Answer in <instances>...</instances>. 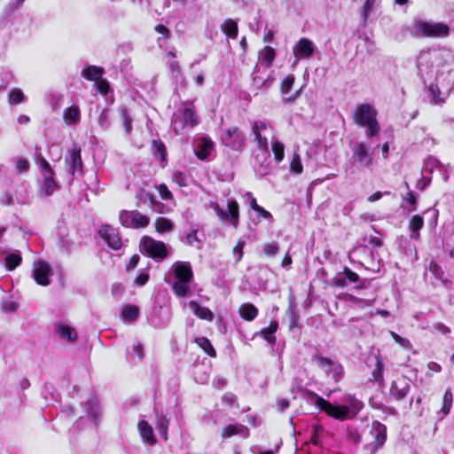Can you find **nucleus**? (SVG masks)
<instances>
[{
	"label": "nucleus",
	"mask_w": 454,
	"mask_h": 454,
	"mask_svg": "<svg viewBox=\"0 0 454 454\" xmlns=\"http://www.w3.org/2000/svg\"><path fill=\"white\" fill-rule=\"evenodd\" d=\"M190 282H182L181 280H176L173 286L172 290L173 293L180 298L186 297L188 294L190 293Z\"/></svg>",
	"instance_id": "obj_34"
},
{
	"label": "nucleus",
	"mask_w": 454,
	"mask_h": 454,
	"mask_svg": "<svg viewBox=\"0 0 454 454\" xmlns=\"http://www.w3.org/2000/svg\"><path fill=\"white\" fill-rule=\"evenodd\" d=\"M58 332L61 337L67 339L68 341L74 342L77 340L76 331L69 325H60L58 327Z\"/></svg>",
	"instance_id": "obj_35"
},
{
	"label": "nucleus",
	"mask_w": 454,
	"mask_h": 454,
	"mask_svg": "<svg viewBox=\"0 0 454 454\" xmlns=\"http://www.w3.org/2000/svg\"><path fill=\"white\" fill-rule=\"evenodd\" d=\"M239 314L244 320L253 321L258 316V309L252 303H245L239 308Z\"/></svg>",
	"instance_id": "obj_29"
},
{
	"label": "nucleus",
	"mask_w": 454,
	"mask_h": 454,
	"mask_svg": "<svg viewBox=\"0 0 454 454\" xmlns=\"http://www.w3.org/2000/svg\"><path fill=\"white\" fill-rule=\"evenodd\" d=\"M452 403H453V395H452L450 388H448L445 391V393L443 395V398H442V407L441 411L443 413V415H447L450 413L451 406H452Z\"/></svg>",
	"instance_id": "obj_38"
},
{
	"label": "nucleus",
	"mask_w": 454,
	"mask_h": 454,
	"mask_svg": "<svg viewBox=\"0 0 454 454\" xmlns=\"http://www.w3.org/2000/svg\"><path fill=\"white\" fill-rule=\"evenodd\" d=\"M120 114L122 119L123 126L127 134H129L132 131V122L133 120L129 114V110L126 107H122L120 110Z\"/></svg>",
	"instance_id": "obj_40"
},
{
	"label": "nucleus",
	"mask_w": 454,
	"mask_h": 454,
	"mask_svg": "<svg viewBox=\"0 0 454 454\" xmlns=\"http://www.w3.org/2000/svg\"><path fill=\"white\" fill-rule=\"evenodd\" d=\"M29 162L26 159H20L16 162V168L20 174L27 171L29 169Z\"/></svg>",
	"instance_id": "obj_57"
},
{
	"label": "nucleus",
	"mask_w": 454,
	"mask_h": 454,
	"mask_svg": "<svg viewBox=\"0 0 454 454\" xmlns=\"http://www.w3.org/2000/svg\"><path fill=\"white\" fill-rule=\"evenodd\" d=\"M140 314V309L138 306L134 304H129L122 308L121 312V317L122 320L127 322H134L137 319Z\"/></svg>",
	"instance_id": "obj_24"
},
{
	"label": "nucleus",
	"mask_w": 454,
	"mask_h": 454,
	"mask_svg": "<svg viewBox=\"0 0 454 454\" xmlns=\"http://www.w3.org/2000/svg\"><path fill=\"white\" fill-rule=\"evenodd\" d=\"M390 335H391L392 339L402 348H403L405 349L411 348L412 344L408 339L400 336L399 334H397L396 333H395L393 331L390 332Z\"/></svg>",
	"instance_id": "obj_45"
},
{
	"label": "nucleus",
	"mask_w": 454,
	"mask_h": 454,
	"mask_svg": "<svg viewBox=\"0 0 454 454\" xmlns=\"http://www.w3.org/2000/svg\"><path fill=\"white\" fill-rule=\"evenodd\" d=\"M169 420L164 415H158L156 421V428L163 440L167 441Z\"/></svg>",
	"instance_id": "obj_33"
},
{
	"label": "nucleus",
	"mask_w": 454,
	"mask_h": 454,
	"mask_svg": "<svg viewBox=\"0 0 454 454\" xmlns=\"http://www.w3.org/2000/svg\"><path fill=\"white\" fill-rule=\"evenodd\" d=\"M411 390L410 380L402 375L393 380L389 388V395L395 401L403 400Z\"/></svg>",
	"instance_id": "obj_9"
},
{
	"label": "nucleus",
	"mask_w": 454,
	"mask_h": 454,
	"mask_svg": "<svg viewBox=\"0 0 454 454\" xmlns=\"http://www.w3.org/2000/svg\"><path fill=\"white\" fill-rule=\"evenodd\" d=\"M377 109L369 103L358 105L352 114L353 122L364 129L367 137H378L380 132V124L377 119Z\"/></svg>",
	"instance_id": "obj_1"
},
{
	"label": "nucleus",
	"mask_w": 454,
	"mask_h": 454,
	"mask_svg": "<svg viewBox=\"0 0 454 454\" xmlns=\"http://www.w3.org/2000/svg\"><path fill=\"white\" fill-rule=\"evenodd\" d=\"M221 29L229 38L236 39L238 37V23L236 20L232 19L225 20L223 23L221 25Z\"/></svg>",
	"instance_id": "obj_28"
},
{
	"label": "nucleus",
	"mask_w": 454,
	"mask_h": 454,
	"mask_svg": "<svg viewBox=\"0 0 454 454\" xmlns=\"http://www.w3.org/2000/svg\"><path fill=\"white\" fill-rule=\"evenodd\" d=\"M169 70L171 74L175 78H178L179 76H183L182 67L177 60H173L169 64Z\"/></svg>",
	"instance_id": "obj_52"
},
{
	"label": "nucleus",
	"mask_w": 454,
	"mask_h": 454,
	"mask_svg": "<svg viewBox=\"0 0 454 454\" xmlns=\"http://www.w3.org/2000/svg\"><path fill=\"white\" fill-rule=\"evenodd\" d=\"M24 100L25 96L22 90L19 88H15L8 93V102L10 105H19Z\"/></svg>",
	"instance_id": "obj_37"
},
{
	"label": "nucleus",
	"mask_w": 454,
	"mask_h": 454,
	"mask_svg": "<svg viewBox=\"0 0 454 454\" xmlns=\"http://www.w3.org/2000/svg\"><path fill=\"white\" fill-rule=\"evenodd\" d=\"M137 427L144 442H145L149 445H154L157 442V440L153 433V429L147 421H139L137 424Z\"/></svg>",
	"instance_id": "obj_17"
},
{
	"label": "nucleus",
	"mask_w": 454,
	"mask_h": 454,
	"mask_svg": "<svg viewBox=\"0 0 454 454\" xmlns=\"http://www.w3.org/2000/svg\"><path fill=\"white\" fill-rule=\"evenodd\" d=\"M4 261L6 270L12 271L21 264L22 257L20 253H11L6 255Z\"/></svg>",
	"instance_id": "obj_32"
},
{
	"label": "nucleus",
	"mask_w": 454,
	"mask_h": 454,
	"mask_svg": "<svg viewBox=\"0 0 454 454\" xmlns=\"http://www.w3.org/2000/svg\"><path fill=\"white\" fill-rule=\"evenodd\" d=\"M139 260H140V257L138 254H133L130 258H129V263L126 265V270L128 271H129L130 270H133L135 269L138 262H139Z\"/></svg>",
	"instance_id": "obj_63"
},
{
	"label": "nucleus",
	"mask_w": 454,
	"mask_h": 454,
	"mask_svg": "<svg viewBox=\"0 0 454 454\" xmlns=\"http://www.w3.org/2000/svg\"><path fill=\"white\" fill-rule=\"evenodd\" d=\"M228 210L224 211L218 205L215 207L216 215L222 219L229 221L236 229L239 220V206L235 200H230L227 203Z\"/></svg>",
	"instance_id": "obj_10"
},
{
	"label": "nucleus",
	"mask_w": 454,
	"mask_h": 454,
	"mask_svg": "<svg viewBox=\"0 0 454 454\" xmlns=\"http://www.w3.org/2000/svg\"><path fill=\"white\" fill-rule=\"evenodd\" d=\"M155 31L161 34L165 39H169L170 30L163 24H159L154 27Z\"/></svg>",
	"instance_id": "obj_61"
},
{
	"label": "nucleus",
	"mask_w": 454,
	"mask_h": 454,
	"mask_svg": "<svg viewBox=\"0 0 454 454\" xmlns=\"http://www.w3.org/2000/svg\"><path fill=\"white\" fill-rule=\"evenodd\" d=\"M222 142L234 150H241L245 145V136L239 127L233 126L227 129L221 135Z\"/></svg>",
	"instance_id": "obj_7"
},
{
	"label": "nucleus",
	"mask_w": 454,
	"mask_h": 454,
	"mask_svg": "<svg viewBox=\"0 0 454 454\" xmlns=\"http://www.w3.org/2000/svg\"><path fill=\"white\" fill-rule=\"evenodd\" d=\"M315 361H317V364L321 367L331 368L333 366V361L328 357L316 356Z\"/></svg>",
	"instance_id": "obj_59"
},
{
	"label": "nucleus",
	"mask_w": 454,
	"mask_h": 454,
	"mask_svg": "<svg viewBox=\"0 0 454 454\" xmlns=\"http://www.w3.org/2000/svg\"><path fill=\"white\" fill-rule=\"evenodd\" d=\"M63 119L68 125H74L81 120V110L77 106L67 107L63 113Z\"/></svg>",
	"instance_id": "obj_21"
},
{
	"label": "nucleus",
	"mask_w": 454,
	"mask_h": 454,
	"mask_svg": "<svg viewBox=\"0 0 454 454\" xmlns=\"http://www.w3.org/2000/svg\"><path fill=\"white\" fill-rule=\"evenodd\" d=\"M415 28L424 37H446L450 33L449 25L442 22L419 20L415 24Z\"/></svg>",
	"instance_id": "obj_3"
},
{
	"label": "nucleus",
	"mask_w": 454,
	"mask_h": 454,
	"mask_svg": "<svg viewBox=\"0 0 454 454\" xmlns=\"http://www.w3.org/2000/svg\"><path fill=\"white\" fill-rule=\"evenodd\" d=\"M294 74H288L286 75L283 81L281 82V84H280V92L282 94H287L288 92H290V90H292L293 88V85L294 83Z\"/></svg>",
	"instance_id": "obj_44"
},
{
	"label": "nucleus",
	"mask_w": 454,
	"mask_h": 454,
	"mask_svg": "<svg viewBox=\"0 0 454 454\" xmlns=\"http://www.w3.org/2000/svg\"><path fill=\"white\" fill-rule=\"evenodd\" d=\"M105 69L98 66L90 65L82 70V76L88 81L96 82L102 78Z\"/></svg>",
	"instance_id": "obj_18"
},
{
	"label": "nucleus",
	"mask_w": 454,
	"mask_h": 454,
	"mask_svg": "<svg viewBox=\"0 0 454 454\" xmlns=\"http://www.w3.org/2000/svg\"><path fill=\"white\" fill-rule=\"evenodd\" d=\"M253 133L254 135V139L257 142V145L260 148L266 149L268 146V140L266 137L262 136V134L258 131V123L254 122L252 127Z\"/></svg>",
	"instance_id": "obj_43"
},
{
	"label": "nucleus",
	"mask_w": 454,
	"mask_h": 454,
	"mask_svg": "<svg viewBox=\"0 0 454 454\" xmlns=\"http://www.w3.org/2000/svg\"><path fill=\"white\" fill-rule=\"evenodd\" d=\"M343 274L346 276L347 280L351 283H357L360 281V277L357 273L352 271L348 267H344Z\"/></svg>",
	"instance_id": "obj_53"
},
{
	"label": "nucleus",
	"mask_w": 454,
	"mask_h": 454,
	"mask_svg": "<svg viewBox=\"0 0 454 454\" xmlns=\"http://www.w3.org/2000/svg\"><path fill=\"white\" fill-rule=\"evenodd\" d=\"M405 201H407L411 206H412V208L411 211H415L417 208V195L414 192L410 191L406 196L403 198Z\"/></svg>",
	"instance_id": "obj_56"
},
{
	"label": "nucleus",
	"mask_w": 454,
	"mask_h": 454,
	"mask_svg": "<svg viewBox=\"0 0 454 454\" xmlns=\"http://www.w3.org/2000/svg\"><path fill=\"white\" fill-rule=\"evenodd\" d=\"M424 226V218L420 215H414L409 221V230L411 231V238L417 239L419 237V231Z\"/></svg>",
	"instance_id": "obj_25"
},
{
	"label": "nucleus",
	"mask_w": 454,
	"mask_h": 454,
	"mask_svg": "<svg viewBox=\"0 0 454 454\" xmlns=\"http://www.w3.org/2000/svg\"><path fill=\"white\" fill-rule=\"evenodd\" d=\"M278 329V323L277 320H271L268 327L262 328L259 334L268 343L274 344L276 342L275 333Z\"/></svg>",
	"instance_id": "obj_20"
},
{
	"label": "nucleus",
	"mask_w": 454,
	"mask_h": 454,
	"mask_svg": "<svg viewBox=\"0 0 454 454\" xmlns=\"http://www.w3.org/2000/svg\"><path fill=\"white\" fill-rule=\"evenodd\" d=\"M173 273L176 280L191 282L193 279V271L189 262H176L173 264Z\"/></svg>",
	"instance_id": "obj_12"
},
{
	"label": "nucleus",
	"mask_w": 454,
	"mask_h": 454,
	"mask_svg": "<svg viewBox=\"0 0 454 454\" xmlns=\"http://www.w3.org/2000/svg\"><path fill=\"white\" fill-rule=\"evenodd\" d=\"M250 207L253 210L257 212L263 218H269L271 216V214L269 211L265 210L262 207L258 205L257 200L254 197H252L250 200Z\"/></svg>",
	"instance_id": "obj_48"
},
{
	"label": "nucleus",
	"mask_w": 454,
	"mask_h": 454,
	"mask_svg": "<svg viewBox=\"0 0 454 454\" xmlns=\"http://www.w3.org/2000/svg\"><path fill=\"white\" fill-rule=\"evenodd\" d=\"M184 124L182 128L185 126L193 128L199 124V117L194 111L193 107H186L182 112Z\"/></svg>",
	"instance_id": "obj_26"
},
{
	"label": "nucleus",
	"mask_w": 454,
	"mask_h": 454,
	"mask_svg": "<svg viewBox=\"0 0 454 454\" xmlns=\"http://www.w3.org/2000/svg\"><path fill=\"white\" fill-rule=\"evenodd\" d=\"M154 225L155 231L160 234L171 231L174 229L172 221L162 216L156 218Z\"/></svg>",
	"instance_id": "obj_30"
},
{
	"label": "nucleus",
	"mask_w": 454,
	"mask_h": 454,
	"mask_svg": "<svg viewBox=\"0 0 454 454\" xmlns=\"http://www.w3.org/2000/svg\"><path fill=\"white\" fill-rule=\"evenodd\" d=\"M172 181L176 183L179 187H185L188 185V180L184 173L176 171L172 176Z\"/></svg>",
	"instance_id": "obj_50"
},
{
	"label": "nucleus",
	"mask_w": 454,
	"mask_h": 454,
	"mask_svg": "<svg viewBox=\"0 0 454 454\" xmlns=\"http://www.w3.org/2000/svg\"><path fill=\"white\" fill-rule=\"evenodd\" d=\"M120 223L128 229H142L150 223V218L137 210H121L119 214Z\"/></svg>",
	"instance_id": "obj_4"
},
{
	"label": "nucleus",
	"mask_w": 454,
	"mask_h": 454,
	"mask_svg": "<svg viewBox=\"0 0 454 454\" xmlns=\"http://www.w3.org/2000/svg\"><path fill=\"white\" fill-rule=\"evenodd\" d=\"M428 270L437 279H442L444 276V271L442 267L434 261H431L428 265Z\"/></svg>",
	"instance_id": "obj_46"
},
{
	"label": "nucleus",
	"mask_w": 454,
	"mask_h": 454,
	"mask_svg": "<svg viewBox=\"0 0 454 454\" xmlns=\"http://www.w3.org/2000/svg\"><path fill=\"white\" fill-rule=\"evenodd\" d=\"M432 328L437 332V333H440L442 334H444V335H447V334H450L451 333V330L449 326H447L446 325H444L443 323L442 322H436L433 325Z\"/></svg>",
	"instance_id": "obj_55"
},
{
	"label": "nucleus",
	"mask_w": 454,
	"mask_h": 454,
	"mask_svg": "<svg viewBox=\"0 0 454 454\" xmlns=\"http://www.w3.org/2000/svg\"><path fill=\"white\" fill-rule=\"evenodd\" d=\"M51 268L44 261H39L37 267L34 270L35 281L43 286L50 285L49 275L51 274Z\"/></svg>",
	"instance_id": "obj_15"
},
{
	"label": "nucleus",
	"mask_w": 454,
	"mask_h": 454,
	"mask_svg": "<svg viewBox=\"0 0 454 454\" xmlns=\"http://www.w3.org/2000/svg\"><path fill=\"white\" fill-rule=\"evenodd\" d=\"M156 189L159 192V195L160 196V198L162 200H174V196H173L172 192H170V190L168 189V187L167 186V184H160L156 187Z\"/></svg>",
	"instance_id": "obj_47"
},
{
	"label": "nucleus",
	"mask_w": 454,
	"mask_h": 454,
	"mask_svg": "<svg viewBox=\"0 0 454 454\" xmlns=\"http://www.w3.org/2000/svg\"><path fill=\"white\" fill-rule=\"evenodd\" d=\"M99 237L106 243L108 247L118 251L122 247V241L119 231L110 224H101L98 228Z\"/></svg>",
	"instance_id": "obj_6"
},
{
	"label": "nucleus",
	"mask_w": 454,
	"mask_h": 454,
	"mask_svg": "<svg viewBox=\"0 0 454 454\" xmlns=\"http://www.w3.org/2000/svg\"><path fill=\"white\" fill-rule=\"evenodd\" d=\"M66 161L69 164V169L72 176L76 173L83 174V162L82 160V149L76 144H74L72 148L68 150Z\"/></svg>",
	"instance_id": "obj_11"
},
{
	"label": "nucleus",
	"mask_w": 454,
	"mask_h": 454,
	"mask_svg": "<svg viewBox=\"0 0 454 454\" xmlns=\"http://www.w3.org/2000/svg\"><path fill=\"white\" fill-rule=\"evenodd\" d=\"M263 252L268 256H274L278 252V246L276 243H267L263 246Z\"/></svg>",
	"instance_id": "obj_54"
},
{
	"label": "nucleus",
	"mask_w": 454,
	"mask_h": 454,
	"mask_svg": "<svg viewBox=\"0 0 454 454\" xmlns=\"http://www.w3.org/2000/svg\"><path fill=\"white\" fill-rule=\"evenodd\" d=\"M244 247H245V242L239 240L237 243V245L234 247V248H233V253L234 254H238V258L236 260L237 262L241 261V259L243 257V248H244Z\"/></svg>",
	"instance_id": "obj_60"
},
{
	"label": "nucleus",
	"mask_w": 454,
	"mask_h": 454,
	"mask_svg": "<svg viewBox=\"0 0 454 454\" xmlns=\"http://www.w3.org/2000/svg\"><path fill=\"white\" fill-rule=\"evenodd\" d=\"M374 4L375 0H365L363 6V16L364 20H366L369 12L372 10Z\"/></svg>",
	"instance_id": "obj_58"
},
{
	"label": "nucleus",
	"mask_w": 454,
	"mask_h": 454,
	"mask_svg": "<svg viewBox=\"0 0 454 454\" xmlns=\"http://www.w3.org/2000/svg\"><path fill=\"white\" fill-rule=\"evenodd\" d=\"M333 286L337 287H345L347 286V278L346 276L337 275L333 278Z\"/></svg>",
	"instance_id": "obj_62"
},
{
	"label": "nucleus",
	"mask_w": 454,
	"mask_h": 454,
	"mask_svg": "<svg viewBox=\"0 0 454 454\" xmlns=\"http://www.w3.org/2000/svg\"><path fill=\"white\" fill-rule=\"evenodd\" d=\"M315 397V404L321 411L325 412L329 417L340 421L349 419L350 409L347 405H333L317 394H313Z\"/></svg>",
	"instance_id": "obj_2"
},
{
	"label": "nucleus",
	"mask_w": 454,
	"mask_h": 454,
	"mask_svg": "<svg viewBox=\"0 0 454 454\" xmlns=\"http://www.w3.org/2000/svg\"><path fill=\"white\" fill-rule=\"evenodd\" d=\"M96 89L101 95H107L110 91V83L106 79H99L95 82Z\"/></svg>",
	"instance_id": "obj_49"
},
{
	"label": "nucleus",
	"mask_w": 454,
	"mask_h": 454,
	"mask_svg": "<svg viewBox=\"0 0 454 454\" xmlns=\"http://www.w3.org/2000/svg\"><path fill=\"white\" fill-rule=\"evenodd\" d=\"M370 434L373 441L368 445V448L372 453H375L387 441V427L380 421H373Z\"/></svg>",
	"instance_id": "obj_8"
},
{
	"label": "nucleus",
	"mask_w": 454,
	"mask_h": 454,
	"mask_svg": "<svg viewBox=\"0 0 454 454\" xmlns=\"http://www.w3.org/2000/svg\"><path fill=\"white\" fill-rule=\"evenodd\" d=\"M259 58L262 64L266 67H271L273 61L276 58V51L271 46H265L259 52Z\"/></svg>",
	"instance_id": "obj_23"
},
{
	"label": "nucleus",
	"mask_w": 454,
	"mask_h": 454,
	"mask_svg": "<svg viewBox=\"0 0 454 454\" xmlns=\"http://www.w3.org/2000/svg\"><path fill=\"white\" fill-rule=\"evenodd\" d=\"M149 280V275L147 273H140L135 278V284L137 286H145Z\"/></svg>",
	"instance_id": "obj_64"
},
{
	"label": "nucleus",
	"mask_w": 454,
	"mask_h": 454,
	"mask_svg": "<svg viewBox=\"0 0 454 454\" xmlns=\"http://www.w3.org/2000/svg\"><path fill=\"white\" fill-rule=\"evenodd\" d=\"M315 52V45L306 37L301 38L294 47V56L301 59H309Z\"/></svg>",
	"instance_id": "obj_14"
},
{
	"label": "nucleus",
	"mask_w": 454,
	"mask_h": 454,
	"mask_svg": "<svg viewBox=\"0 0 454 454\" xmlns=\"http://www.w3.org/2000/svg\"><path fill=\"white\" fill-rule=\"evenodd\" d=\"M213 148V141L209 137H204L200 140V143L194 153L199 160H204L211 154Z\"/></svg>",
	"instance_id": "obj_16"
},
{
	"label": "nucleus",
	"mask_w": 454,
	"mask_h": 454,
	"mask_svg": "<svg viewBox=\"0 0 454 454\" xmlns=\"http://www.w3.org/2000/svg\"><path fill=\"white\" fill-rule=\"evenodd\" d=\"M140 245L145 254L153 260H163L168 255L166 244L163 241L155 240L150 236H144Z\"/></svg>",
	"instance_id": "obj_5"
},
{
	"label": "nucleus",
	"mask_w": 454,
	"mask_h": 454,
	"mask_svg": "<svg viewBox=\"0 0 454 454\" xmlns=\"http://www.w3.org/2000/svg\"><path fill=\"white\" fill-rule=\"evenodd\" d=\"M272 152L274 153V158L277 162H280L283 160L285 157V146L283 143L280 141H275L272 144Z\"/></svg>",
	"instance_id": "obj_41"
},
{
	"label": "nucleus",
	"mask_w": 454,
	"mask_h": 454,
	"mask_svg": "<svg viewBox=\"0 0 454 454\" xmlns=\"http://www.w3.org/2000/svg\"><path fill=\"white\" fill-rule=\"evenodd\" d=\"M240 432V428L236 425H227L223 428L222 437L227 438L238 434Z\"/></svg>",
	"instance_id": "obj_51"
},
{
	"label": "nucleus",
	"mask_w": 454,
	"mask_h": 454,
	"mask_svg": "<svg viewBox=\"0 0 454 454\" xmlns=\"http://www.w3.org/2000/svg\"><path fill=\"white\" fill-rule=\"evenodd\" d=\"M189 307L193 313L200 319L213 321L214 314L207 307H202L196 301H190Z\"/></svg>",
	"instance_id": "obj_19"
},
{
	"label": "nucleus",
	"mask_w": 454,
	"mask_h": 454,
	"mask_svg": "<svg viewBox=\"0 0 454 454\" xmlns=\"http://www.w3.org/2000/svg\"><path fill=\"white\" fill-rule=\"evenodd\" d=\"M195 343L210 357L216 356V351L207 337H198Z\"/></svg>",
	"instance_id": "obj_31"
},
{
	"label": "nucleus",
	"mask_w": 454,
	"mask_h": 454,
	"mask_svg": "<svg viewBox=\"0 0 454 454\" xmlns=\"http://www.w3.org/2000/svg\"><path fill=\"white\" fill-rule=\"evenodd\" d=\"M151 150L154 158L160 160L161 162L167 160V148L161 140H153Z\"/></svg>",
	"instance_id": "obj_22"
},
{
	"label": "nucleus",
	"mask_w": 454,
	"mask_h": 454,
	"mask_svg": "<svg viewBox=\"0 0 454 454\" xmlns=\"http://www.w3.org/2000/svg\"><path fill=\"white\" fill-rule=\"evenodd\" d=\"M43 192L45 196H51L53 194L56 189L59 188V184L55 180V177L52 178H43Z\"/></svg>",
	"instance_id": "obj_39"
},
{
	"label": "nucleus",
	"mask_w": 454,
	"mask_h": 454,
	"mask_svg": "<svg viewBox=\"0 0 454 454\" xmlns=\"http://www.w3.org/2000/svg\"><path fill=\"white\" fill-rule=\"evenodd\" d=\"M384 364L380 356H376L375 367L372 372V381L378 383L380 386L384 385Z\"/></svg>",
	"instance_id": "obj_27"
},
{
	"label": "nucleus",
	"mask_w": 454,
	"mask_h": 454,
	"mask_svg": "<svg viewBox=\"0 0 454 454\" xmlns=\"http://www.w3.org/2000/svg\"><path fill=\"white\" fill-rule=\"evenodd\" d=\"M290 170L296 175H299L303 170V166L299 153H294L293 159L290 162Z\"/></svg>",
	"instance_id": "obj_42"
},
{
	"label": "nucleus",
	"mask_w": 454,
	"mask_h": 454,
	"mask_svg": "<svg viewBox=\"0 0 454 454\" xmlns=\"http://www.w3.org/2000/svg\"><path fill=\"white\" fill-rule=\"evenodd\" d=\"M428 90L432 95V103L434 105H443L446 101L444 98L441 97V89L437 83L433 82L429 85Z\"/></svg>",
	"instance_id": "obj_36"
},
{
	"label": "nucleus",
	"mask_w": 454,
	"mask_h": 454,
	"mask_svg": "<svg viewBox=\"0 0 454 454\" xmlns=\"http://www.w3.org/2000/svg\"><path fill=\"white\" fill-rule=\"evenodd\" d=\"M353 156L357 162L364 168H370L372 164V157L369 153L367 145L364 142L358 143L352 150Z\"/></svg>",
	"instance_id": "obj_13"
}]
</instances>
